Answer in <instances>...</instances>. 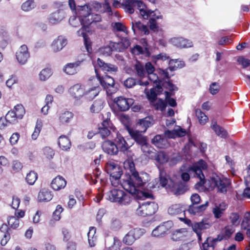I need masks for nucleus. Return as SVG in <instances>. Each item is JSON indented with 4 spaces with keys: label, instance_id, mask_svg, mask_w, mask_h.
<instances>
[{
    "label": "nucleus",
    "instance_id": "nucleus-50",
    "mask_svg": "<svg viewBox=\"0 0 250 250\" xmlns=\"http://www.w3.org/2000/svg\"><path fill=\"white\" fill-rule=\"evenodd\" d=\"M167 106V102L162 100V99H159L156 103L154 104V107L156 110H160L164 111Z\"/></svg>",
    "mask_w": 250,
    "mask_h": 250
},
{
    "label": "nucleus",
    "instance_id": "nucleus-16",
    "mask_svg": "<svg viewBox=\"0 0 250 250\" xmlns=\"http://www.w3.org/2000/svg\"><path fill=\"white\" fill-rule=\"evenodd\" d=\"M211 226V224L208 219L204 218L201 221L193 222L192 226V230L195 232H201L202 230H204L209 229Z\"/></svg>",
    "mask_w": 250,
    "mask_h": 250
},
{
    "label": "nucleus",
    "instance_id": "nucleus-51",
    "mask_svg": "<svg viewBox=\"0 0 250 250\" xmlns=\"http://www.w3.org/2000/svg\"><path fill=\"white\" fill-rule=\"evenodd\" d=\"M42 127V122L41 120H37L34 132L32 134V138L36 140L38 137Z\"/></svg>",
    "mask_w": 250,
    "mask_h": 250
},
{
    "label": "nucleus",
    "instance_id": "nucleus-48",
    "mask_svg": "<svg viewBox=\"0 0 250 250\" xmlns=\"http://www.w3.org/2000/svg\"><path fill=\"white\" fill-rule=\"evenodd\" d=\"M37 178V174L33 171H31L27 174L26 180L29 185H32L35 183Z\"/></svg>",
    "mask_w": 250,
    "mask_h": 250
},
{
    "label": "nucleus",
    "instance_id": "nucleus-7",
    "mask_svg": "<svg viewBox=\"0 0 250 250\" xmlns=\"http://www.w3.org/2000/svg\"><path fill=\"white\" fill-rule=\"evenodd\" d=\"M206 163L203 160H199L197 163L189 167L188 171L190 173H194V176H196L201 181L205 179V176L203 173V170L207 168Z\"/></svg>",
    "mask_w": 250,
    "mask_h": 250
},
{
    "label": "nucleus",
    "instance_id": "nucleus-28",
    "mask_svg": "<svg viewBox=\"0 0 250 250\" xmlns=\"http://www.w3.org/2000/svg\"><path fill=\"white\" fill-rule=\"evenodd\" d=\"M211 128L215 132V134L223 138H225L228 135L227 131L222 126L217 124L215 120L212 121Z\"/></svg>",
    "mask_w": 250,
    "mask_h": 250
},
{
    "label": "nucleus",
    "instance_id": "nucleus-5",
    "mask_svg": "<svg viewBox=\"0 0 250 250\" xmlns=\"http://www.w3.org/2000/svg\"><path fill=\"white\" fill-rule=\"evenodd\" d=\"M139 207L136 210V214L141 216H151L158 210V205L154 202L146 201L139 203Z\"/></svg>",
    "mask_w": 250,
    "mask_h": 250
},
{
    "label": "nucleus",
    "instance_id": "nucleus-42",
    "mask_svg": "<svg viewBox=\"0 0 250 250\" xmlns=\"http://www.w3.org/2000/svg\"><path fill=\"white\" fill-rule=\"evenodd\" d=\"M184 211L180 205L177 204L172 205L167 210L168 213L171 215H178Z\"/></svg>",
    "mask_w": 250,
    "mask_h": 250
},
{
    "label": "nucleus",
    "instance_id": "nucleus-22",
    "mask_svg": "<svg viewBox=\"0 0 250 250\" xmlns=\"http://www.w3.org/2000/svg\"><path fill=\"white\" fill-rule=\"evenodd\" d=\"M74 117L72 112L69 111H63L59 113L58 119L60 125L69 124Z\"/></svg>",
    "mask_w": 250,
    "mask_h": 250
},
{
    "label": "nucleus",
    "instance_id": "nucleus-56",
    "mask_svg": "<svg viewBox=\"0 0 250 250\" xmlns=\"http://www.w3.org/2000/svg\"><path fill=\"white\" fill-rule=\"evenodd\" d=\"M113 244L108 247V250H120L121 243L120 241L116 237L112 239Z\"/></svg>",
    "mask_w": 250,
    "mask_h": 250
},
{
    "label": "nucleus",
    "instance_id": "nucleus-11",
    "mask_svg": "<svg viewBox=\"0 0 250 250\" xmlns=\"http://www.w3.org/2000/svg\"><path fill=\"white\" fill-rule=\"evenodd\" d=\"M16 59L21 65L25 64L30 57L28 48L25 44L21 46L16 54Z\"/></svg>",
    "mask_w": 250,
    "mask_h": 250
},
{
    "label": "nucleus",
    "instance_id": "nucleus-41",
    "mask_svg": "<svg viewBox=\"0 0 250 250\" xmlns=\"http://www.w3.org/2000/svg\"><path fill=\"white\" fill-rule=\"evenodd\" d=\"M188 190V186L185 182L178 183L177 188H176L174 194L176 195L183 194Z\"/></svg>",
    "mask_w": 250,
    "mask_h": 250
},
{
    "label": "nucleus",
    "instance_id": "nucleus-18",
    "mask_svg": "<svg viewBox=\"0 0 250 250\" xmlns=\"http://www.w3.org/2000/svg\"><path fill=\"white\" fill-rule=\"evenodd\" d=\"M159 185L157 187L159 188V185L165 188L166 189H170L172 185L171 181L166 172L163 169L159 170Z\"/></svg>",
    "mask_w": 250,
    "mask_h": 250
},
{
    "label": "nucleus",
    "instance_id": "nucleus-20",
    "mask_svg": "<svg viewBox=\"0 0 250 250\" xmlns=\"http://www.w3.org/2000/svg\"><path fill=\"white\" fill-rule=\"evenodd\" d=\"M108 170L110 175L115 180H119L123 175L122 168L117 164L111 163L108 165Z\"/></svg>",
    "mask_w": 250,
    "mask_h": 250
},
{
    "label": "nucleus",
    "instance_id": "nucleus-24",
    "mask_svg": "<svg viewBox=\"0 0 250 250\" xmlns=\"http://www.w3.org/2000/svg\"><path fill=\"white\" fill-rule=\"evenodd\" d=\"M208 206V201L200 206H197V204L190 205L188 207V211L191 214L196 215L205 210Z\"/></svg>",
    "mask_w": 250,
    "mask_h": 250
},
{
    "label": "nucleus",
    "instance_id": "nucleus-58",
    "mask_svg": "<svg viewBox=\"0 0 250 250\" xmlns=\"http://www.w3.org/2000/svg\"><path fill=\"white\" fill-rule=\"evenodd\" d=\"M163 86L168 89L171 92L178 90V87L173 84L170 81H165L163 83Z\"/></svg>",
    "mask_w": 250,
    "mask_h": 250
},
{
    "label": "nucleus",
    "instance_id": "nucleus-9",
    "mask_svg": "<svg viewBox=\"0 0 250 250\" xmlns=\"http://www.w3.org/2000/svg\"><path fill=\"white\" fill-rule=\"evenodd\" d=\"M173 223L172 221L165 222L156 227L152 231V236L157 237H164L168 233L169 229L172 228Z\"/></svg>",
    "mask_w": 250,
    "mask_h": 250
},
{
    "label": "nucleus",
    "instance_id": "nucleus-15",
    "mask_svg": "<svg viewBox=\"0 0 250 250\" xmlns=\"http://www.w3.org/2000/svg\"><path fill=\"white\" fill-rule=\"evenodd\" d=\"M114 143L118 147V150L123 152L124 154L127 153L130 146L125 140L124 138L120 134H117L114 139Z\"/></svg>",
    "mask_w": 250,
    "mask_h": 250
},
{
    "label": "nucleus",
    "instance_id": "nucleus-30",
    "mask_svg": "<svg viewBox=\"0 0 250 250\" xmlns=\"http://www.w3.org/2000/svg\"><path fill=\"white\" fill-rule=\"evenodd\" d=\"M53 197L51 192L46 189H41L38 196V199L40 202H48L50 201Z\"/></svg>",
    "mask_w": 250,
    "mask_h": 250
},
{
    "label": "nucleus",
    "instance_id": "nucleus-1",
    "mask_svg": "<svg viewBox=\"0 0 250 250\" xmlns=\"http://www.w3.org/2000/svg\"><path fill=\"white\" fill-rule=\"evenodd\" d=\"M130 173H125L122 179L123 188L131 194L134 198L144 200L152 198L153 196L149 193L143 192L138 189L143 186L148 180V175L146 172L139 173L135 168L133 162H128Z\"/></svg>",
    "mask_w": 250,
    "mask_h": 250
},
{
    "label": "nucleus",
    "instance_id": "nucleus-33",
    "mask_svg": "<svg viewBox=\"0 0 250 250\" xmlns=\"http://www.w3.org/2000/svg\"><path fill=\"white\" fill-rule=\"evenodd\" d=\"M187 233L186 229H177L172 233L171 239L174 241L182 240L186 237Z\"/></svg>",
    "mask_w": 250,
    "mask_h": 250
},
{
    "label": "nucleus",
    "instance_id": "nucleus-31",
    "mask_svg": "<svg viewBox=\"0 0 250 250\" xmlns=\"http://www.w3.org/2000/svg\"><path fill=\"white\" fill-rule=\"evenodd\" d=\"M101 88L100 86H94L87 91H85L84 96L87 100H92L99 94Z\"/></svg>",
    "mask_w": 250,
    "mask_h": 250
},
{
    "label": "nucleus",
    "instance_id": "nucleus-64",
    "mask_svg": "<svg viewBox=\"0 0 250 250\" xmlns=\"http://www.w3.org/2000/svg\"><path fill=\"white\" fill-rule=\"evenodd\" d=\"M63 208H62V206L60 205L57 206L56 210L53 213V217L54 220L59 221L60 219V214L63 211Z\"/></svg>",
    "mask_w": 250,
    "mask_h": 250
},
{
    "label": "nucleus",
    "instance_id": "nucleus-49",
    "mask_svg": "<svg viewBox=\"0 0 250 250\" xmlns=\"http://www.w3.org/2000/svg\"><path fill=\"white\" fill-rule=\"evenodd\" d=\"M215 247L214 243L211 241L210 237H208L202 244L203 250H209V249L213 250Z\"/></svg>",
    "mask_w": 250,
    "mask_h": 250
},
{
    "label": "nucleus",
    "instance_id": "nucleus-2",
    "mask_svg": "<svg viewBox=\"0 0 250 250\" xmlns=\"http://www.w3.org/2000/svg\"><path fill=\"white\" fill-rule=\"evenodd\" d=\"M122 6L125 11L129 14L133 13L134 8H137L144 19H147L150 17V20L156 21L162 18V15L158 10L152 11L148 9L146 5L139 0H125L122 3Z\"/></svg>",
    "mask_w": 250,
    "mask_h": 250
},
{
    "label": "nucleus",
    "instance_id": "nucleus-44",
    "mask_svg": "<svg viewBox=\"0 0 250 250\" xmlns=\"http://www.w3.org/2000/svg\"><path fill=\"white\" fill-rule=\"evenodd\" d=\"M69 22L70 25H71L73 27H78L80 25H83V26H87L86 25H84V22H83L82 18L78 17L77 16H72L69 18Z\"/></svg>",
    "mask_w": 250,
    "mask_h": 250
},
{
    "label": "nucleus",
    "instance_id": "nucleus-53",
    "mask_svg": "<svg viewBox=\"0 0 250 250\" xmlns=\"http://www.w3.org/2000/svg\"><path fill=\"white\" fill-rule=\"evenodd\" d=\"M35 7V3L33 0H27L21 5V9L24 11H29L33 9Z\"/></svg>",
    "mask_w": 250,
    "mask_h": 250
},
{
    "label": "nucleus",
    "instance_id": "nucleus-62",
    "mask_svg": "<svg viewBox=\"0 0 250 250\" xmlns=\"http://www.w3.org/2000/svg\"><path fill=\"white\" fill-rule=\"evenodd\" d=\"M220 85L216 82L212 83L209 85V90L212 95L216 94L219 91Z\"/></svg>",
    "mask_w": 250,
    "mask_h": 250
},
{
    "label": "nucleus",
    "instance_id": "nucleus-39",
    "mask_svg": "<svg viewBox=\"0 0 250 250\" xmlns=\"http://www.w3.org/2000/svg\"><path fill=\"white\" fill-rule=\"evenodd\" d=\"M101 20V17L99 14L91 13L89 15L88 18L85 20V25L88 26L94 22H99Z\"/></svg>",
    "mask_w": 250,
    "mask_h": 250
},
{
    "label": "nucleus",
    "instance_id": "nucleus-47",
    "mask_svg": "<svg viewBox=\"0 0 250 250\" xmlns=\"http://www.w3.org/2000/svg\"><path fill=\"white\" fill-rule=\"evenodd\" d=\"M195 114L200 124H205L208 120L207 116L200 109L195 110Z\"/></svg>",
    "mask_w": 250,
    "mask_h": 250
},
{
    "label": "nucleus",
    "instance_id": "nucleus-6",
    "mask_svg": "<svg viewBox=\"0 0 250 250\" xmlns=\"http://www.w3.org/2000/svg\"><path fill=\"white\" fill-rule=\"evenodd\" d=\"M95 66V71L96 75L99 80L101 85L106 90L108 95H111L116 91V88L115 87L114 80L111 77L106 75L104 78H101L97 72V69Z\"/></svg>",
    "mask_w": 250,
    "mask_h": 250
},
{
    "label": "nucleus",
    "instance_id": "nucleus-45",
    "mask_svg": "<svg viewBox=\"0 0 250 250\" xmlns=\"http://www.w3.org/2000/svg\"><path fill=\"white\" fill-rule=\"evenodd\" d=\"M113 51L112 46L110 42L109 45L104 46L100 48L98 50V52L100 54L104 56H109Z\"/></svg>",
    "mask_w": 250,
    "mask_h": 250
},
{
    "label": "nucleus",
    "instance_id": "nucleus-27",
    "mask_svg": "<svg viewBox=\"0 0 250 250\" xmlns=\"http://www.w3.org/2000/svg\"><path fill=\"white\" fill-rule=\"evenodd\" d=\"M142 43L143 44L144 47L139 45H135L132 49V52L135 54H149V47L145 39H143L141 41Z\"/></svg>",
    "mask_w": 250,
    "mask_h": 250
},
{
    "label": "nucleus",
    "instance_id": "nucleus-32",
    "mask_svg": "<svg viewBox=\"0 0 250 250\" xmlns=\"http://www.w3.org/2000/svg\"><path fill=\"white\" fill-rule=\"evenodd\" d=\"M155 122L150 116L146 117L145 118L140 119L139 122V125L144 129L142 131L145 132L147 128L151 126Z\"/></svg>",
    "mask_w": 250,
    "mask_h": 250
},
{
    "label": "nucleus",
    "instance_id": "nucleus-52",
    "mask_svg": "<svg viewBox=\"0 0 250 250\" xmlns=\"http://www.w3.org/2000/svg\"><path fill=\"white\" fill-rule=\"evenodd\" d=\"M130 234L133 235L136 240L140 238L146 232L145 229L135 228L130 230Z\"/></svg>",
    "mask_w": 250,
    "mask_h": 250
},
{
    "label": "nucleus",
    "instance_id": "nucleus-34",
    "mask_svg": "<svg viewBox=\"0 0 250 250\" xmlns=\"http://www.w3.org/2000/svg\"><path fill=\"white\" fill-rule=\"evenodd\" d=\"M152 143L159 148H164L167 145V141L160 135H157L152 139Z\"/></svg>",
    "mask_w": 250,
    "mask_h": 250
},
{
    "label": "nucleus",
    "instance_id": "nucleus-55",
    "mask_svg": "<svg viewBox=\"0 0 250 250\" xmlns=\"http://www.w3.org/2000/svg\"><path fill=\"white\" fill-rule=\"evenodd\" d=\"M229 220L232 225L237 226L240 222V216L237 213H232L229 216Z\"/></svg>",
    "mask_w": 250,
    "mask_h": 250
},
{
    "label": "nucleus",
    "instance_id": "nucleus-23",
    "mask_svg": "<svg viewBox=\"0 0 250 250\" xmlns=\"http://www.w3.org/2000/svg\"><path fill=\"white\" fill-rule=\"evenodd\" d=\"M97 64L103 71L115 72L118 70L117 66L109 63H105L100 58L97 59Z\"/></svg>",
    "mask_w": 250,
    "mask_h": 250
},
{
    "label": "nucleus",
    "instance_id": "nucleus-8",
    "mask_svg": "<svg viewBox=\"0 0 250 250\" xmlns=\"http://www.w3.org/2000/svg\"><path fill=\"white\" fill-rule=\"evenodd\" d=\"M68 92L70 95L75 100L74 104L76 105L81 104L80 99L84 96L85 90L80 84H76L71 86Z\"/></svg>",
    "mask_w": 250,
    "mask_h": 250
},
{
    "label": "nucleus",
    "instance_id": "nucleus-57",
    "mask_svg": "<svg viewBox=\"0 0 250 250\" xmlns=\"http://www.w3.org/2000/svg\"><path fill=\"white\" fill-rule=\"evenodd\" d=\"M136 240L133 235L130 234L129 231L124 237L123 239V242L127 245H132Z\"/></svg>",
    "mask_w": 250,
    "mask_h": 250
},
{
    "label": "nucleus",
    "instance_id": "nucleus-60",
    "mask_svg": "<svg viewBox=\"0 0 250 250\" xmlns=\"http://www.w3.org/2000/svg\"><path fill=\"white\" fill-rule=\"evenodd\" d=\"M43 154L49 160L52 159L55 154L54 150L48 146H46L43 149Z\"/></svg>",
    "mask_w": 250,
    "mask_h": 250
},
{
    "label": "nucleus",
    "instance_id": "nucleus-13",
    "mask_svg": "<svg viewBox=\"0 0 250 250\" xmlns=\"http://www.w3.org/2000/svg\"><path fill=\"white\" fill-rule=\"evenodd\" d=\"M65 17V14L62 10H58L51 13L48 18V22L52 25L57 24L63 20Z\"/></svg>",
    "mask_w": 250,
    "mask_h": 250
},
{
    "label": "nucleus",
    "instance_id": "nucleus-59",
    "mask_svg": "<svg viewBox=\"0 0 250 250\" xmlns=\"http://www.w3.org/2000/svg\"><path fill=\"white\" fill-rule=\"evenodd\" d=\"M221 231L224 236L225 239H228L233 233L234 229L230 226H227Z\"/></svg>",
    "mask_w": 250,
    "mask_h": 250
},
{
    "label": "nucleus",
    "instance_id": "nucleus-36",
    "mask_svg": "<svg viewBox=\"0 0 250 250\" xmlns=\"http://www.w3.org/2000/svg\"><path fill=\"white\" fill-rule=\"evenodd\" d=\"M215 184L219 192L225 193L227 191V187L229 183L227 180L218 179L215 180Z\"/></svg>",
    "mask_w": 250,
    "mask_h": 250
},
{
    "label": "nucleus",
    "instance_id": "nucleus-46",
    "mask_svg": "<svg viewBox=\"0 0 250 250\" xmlns=\"http://www.w3.org/2000/svg\"><path fill=\"white\" fill-rule=\"evenodd\" d=\"M52 74V72L50 68H44L40 72L39 78L40 80L45 81L47 80Z\"/></svg>",
    "mask_w": 250,
    "mask_h": 250
},
{
    "label": "nucleus",
    "instance_id": "nucleus-19",
    "mask_svg": "<svg viewBox=\"0 0 250 250\" xmlns=\"http://www.w3.org/2000/svg\"><path fill=\"white\" fill-rule=\"evenodd\" d=\"M75 13L78 17L82 18L84 25L85 20L88 18L89 15L91 14V9L87 4L83 6L78 5L77 9Z\"/></svg>",
    "mask_w": 250,
    "mask_h": 250
},
{
    "label": "nucleus",
    "instance_id": "nucleus-21",
    "mask_svg": "<svg viewBox=\"0 0 250 250\" xmlns=\"http://www.w3.org/2000/svg\"><path fill=\"white\" fill-rule=\"evenodd\" d=\"M67 43L66 39L62 36H59L52 43V49L55 52H58L61 50Z\"/></svg>",
    "mask_w": 250,
    "mask_h": 250
},
{
    "label": "nucleus",
    "instance_id": "nucleus-37",
    "mask_svg": "<svg viewBox=\"0 0 250 250\" xmlns=\"http://www.w3.org/2000/svg\"><path fill=\"white\" fill-rule=\"evenodd\" d=\"M132 29L134 33L136 30L138 29L139 31L143 32L145 34L147 35L149 34V30L146 26L142 24L140 21H135L134 23L132 22Z\"/></svg>",
    "mask_w": 250,
    "mask_h": 250
},
{
    "label": "nucleus",
    "instance_id": "nucleus-38",
    "mask_svg": "<svg viewBox=\"0 0 250 250\" xmlns=\"http://www.w3.org/2000/svg\"><path fill=\"white\" fill-rule=\"evenodd\" d=\"M104 101L101 99L95 100L90 107V111L93 113H98L103 108Z\"/></svg>",
    "mask_w": 250,
    "mask_h": 250
},
{
    "label": "nucleus",
    "instance_id": "nucleus-35",
    "mask_svg": "<svg viewBox=\"0 0 250 250\" xmlns=\"http://www.w3.org/2000/svg\"><path fill=\"white\" fill-rule=\"evenodd\" d=\"M58 144L63 150H67L71 146L70 141L65 135H61L59 137Z\"/></svg>",
    "mask_w": 250,
    "mask_h": 250
},
{
    "label": "nucleus",
    "instance_id": "nucleus-12",
    "mask_svg": "<svg viewBox=\"0 0 250 250\" xmlns=\"http://www.w3.org/2000/svg\"><path fill=\"white\" fill-rule=\"evenodd\" d=\"M103 150L106 154L110 155H116L118 153V147L114 142L106 140L103 142L102 144Z\"/></svg>",
    "mask_w": 250,
    "mask_h": 250
},
{
    "label": "nucleus",
    "instance_id": "nucleus-25",
    "mask_svg": "<svg viewBox=\"0 0 250 250\" xmlns=\"http://www.w3.org/2000/svg\"><path fill=\"white\" fill-rule=\"evenodd\" d=\"M66 185V181L61 176L55 178L51 183L52 188L55 190H58L64 188Z\"/></svg>",
    "mask_w": 250,
    "mask_h": 250
},
{
    "label": "nucleus",
    "instance_id": "nucleus-43",
    "mask_svg": "<svg viewBox=\"0 0 250 250\" xmlns=\"http://www.w3.org/2000/svg\"><path fill=\"white\" fill-rule=\"evenodd\" d=\"M18 119L14 111H9L5 116V120L6 123L15 124L17 122Z\"/></svg>",
    "mask_w": 250,
    "mask_h": 250
},
{
    "label": "nucleus",
    "instance_id": "nucleus-29",
    "mask_svg": "<svg viewBox=\"0 0 250 250\" xmlns=\"http://www.w3.org/2000/svg\"><path fill=\"white\" fill-rule=\"evenodd\" d=\"M80 62H76L73 63H69L65 65L63 68L64 71L68 75L76 74L79 70Z\"/></svg>",
    "mask_w": 250,
    "mask_h": 250
},
{
    "label": "nucleus",
    "instance_id": "nucleus-54",
    "mask_svg": "<svg viewBox=\"0 0 250 250\" xmlns=\"http://www.w3.org/2000/svg\"><path fill=\"white\" fill-rule=\"evenodd\" d=\"M19 119L22 118L24 113L25 110L21 104H17L14 107V110Z\"/></svg>",
    "mask_w": 250,
    "mask_h": 250
},
{
    "label": "nucleus",
    "instance_id": "nucleus-61",
    "mask_svg": "<svg viewBox=\"0 0 250 250\" xmlns=\"http://www.w3.org/2000/svg\"><path fill=\"white\" fill-rule=\"evenodd\" d=\"M19 220L16 217L11 216L9 218L8 223L13 229L18 228L19 226Z\"/></svg>",
    "mask_w": 250,
    "mask_h": 250
},
{
    "label": "nucleus",
    "instance_id": "nucleus-40",
    "mask_svg": "<svg viewBox=\"0 0 250 250\" xmlns=\"http://www.w3.org/2000/svg\"><path fill=\"white\" fill-rule=\"evenodd\" d=\"M134 69L136 72L137 76L142 78L146 74V70L144 65L140 62H137L134 65Z\"/></svg>",
    "mask_w": 250,
    "mask_h": 250
},
{
    "label": "nucleus",
    "instance_id": "nucleus-63",
    "mask_svg": "<svg viewBox=\"0 0 250 250\" xmlns=\"http://www.w3.org/2000/svg\"><path fill=\"white\" fill-rule=\"evenodd\" d=\"M138 84V82L133 78H128L124 81V84L126 88H130Z\"/></svg>",
    "mask_w": 250,
    "mask_h": 250
},
{
    "label": "nucleus",
    "instance_id": "nucleus-4",
    "mask_svg": "<svg viewBox=\"0 0 250 250\" xmlns=\"http://www.w3.org/2000/svg\"><path fill=\"white\" fill-rule=\"evenodd\" d=\"M129 133L145 155H146L148 153L151 152L152 147L149 144L146 136L143 135L139 131L137 130H129Z\"/></svg>",
    "mask_w": 250,
    "mask_h": 250
},
{
    "label": "nucleus",
    "instance_id": "nucleus-10",
    "mask_svg": "<svg viewBox=\"0 0 250 250\" xmlns=\"http://www.w3.org/2000/svg\"><path fill=\"white\" fill-rule=\"evenodd\" d=\"M114 101L117 105L119 109L122 111L128 110L134 102L133 99L125 98L122 96L115 98Z\"/></svg>",
    "mask_w": 250,
    "mask_h": 250
},
{
    "label": "nucleus",
    "instance_id": "nucleus-3",
    "mask_svg": "<svg viewBox=\"0 0 250 250\" xmlns=\"http://www.w3.org/2000/svg\"><path fill=\"white\" fill-rule=\"evenodd\" d=\"M132 195L121 189H114L106 194V199L112 202H116L121 205H128L131 201Z\"/></svg>",
    "mask_w": 250,
    "mask_h": 250
},
{
    "label": "nucleus",
    "instance_id": "nucleus-17",
    "mask_svg": "<svg viewBox=\"0 0 250 250\" xmlns=\"http://www.w3.org/2000/svg\"><path fill=\"white\" fill-rule=\"evenodd\" d=\"M170 42L173 45L181 48L191 47L193 46V43L191 41L182 37L172 38Z\"/></svg>",
    "mask_w": 250,
    "mask_h": 250
},
{
    "label": "nucleus",
    "instance_id": "nucleus-26",
    "mask_svg": "<svg viewBox=\"0 0 250 250\" xmlns=\"http://www.w3.org/2000/svg\"><path fill=\"white\" fill-rule=\"evenodd\" d=\"M109 125V122L107 120L104 121L98 127L97 134H99L103 139L108 136L110 133V131L108 128Z\"/></svg>",
    "mask_w": 250,
    "mask_h": 250
},
{
    "label": "nucleus",
    "instance_id": "nucleus-14",
    "mask_svg": "<svg viewBox=\"0 0 250 250\" xmlns=\"http://www.w3.org/2000/svg\"><path fill=\"white\" fill-rule=\"evenodd\" d=\"M151 152L148 153V155L151 159L155 160L160 164L166 163L168 160L167 155L163 151H156L153 148H152Z\"/></svg>",
    "mask_w": 250,
    "mask_h": 250
}]
</instances>
